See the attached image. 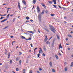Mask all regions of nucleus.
Returning a JSON list of instances; mask_svg holds the SVG:
<instances>
[{
  "label": "nucleus",
  "mask_w": 73,
  "mask_h": 73,
  "mask_svg": "<svg viewBox=\"0 0 73 73\" xmlns=\"http://www.w3.org/2000/svg\"><path fill=\"white\" fill-rule=\"evenodd\" d=\"M47 40H48V38H45L44 41V42H46Z\"/></svg>",
  "instance_id": "11"
},
{
  "label": "nucleus",
  "mask_w": 73,
  "mask_h": 73,
  "mask_svg": "<svg viewBox=\"0 0 73 73\" xmlns=\"http://www.w3.org/2000/svg\"><path fill=\"white\" fill-rule=\"evenodd\" d=\"M64 70H65V71H66L67 70V68H66V67L65 68H64Z\"/></svg>",
  "instance_id": "29"
},
{
  "label": "nucleus",
  "mask_w": 73,
  "mask_h": 73,
  "mask_svg": "<svg viewBox=\"0 0 73 73\" xmlns=\"http://www.w3.org/2000/svg\"><path fill=\"white\" fill-rule=\"evenodd\" d=\"M28 60H27L26 61V63H28Z\"/></svg>",
  "instance_id": "59"
},
{
  "label": "nucleus",
  "mask_w": 73,
  "mask_h": 73,
  "mask_svg": "<svg viewBox=\"0 0 73 73\" xmlns=\"http://www.w3.org/2000/svg\"><path fill=\"white\" fill-rule=\"evenodd\" d=\"M21 37L22 39H26V38H25V37L24 36H21Z\"/></svg>",
  "instance_id": "12"
},
{
  "label": "nucleus",
  "mask_w": 73,
  "mask_h": 73,
  "mask_svg": "<svg viewBox=\"0 0 73 73\" xmlns=\"http://www.w3.org/2000/svg\"><path fill=\"white\" fill-rule=\"evenodd\" d=\"M73 66V63L72 62L71 64V65L70 66Z\"/></svg>",
  "instance_id": "20"
},
{
  "label": "nucleus",
  "mask_w": 73,
  "mask_h": 73,
  "mask_svg": "<svg viewBox=\"0 0 73 73\" xmlns=\"http://www.w3.org/2000/svg\"><path fill=\"white\" fill-rule=\"evenodd\" d=\"M43 49L44 51H45L46 50V47L45 46H44L43 47Z\"/></svg>",
  "instance_id": "14"
},
{
  "label": "nucleus",
  "mask_w": 73,
  "mask_h": 73,
  "mask_svg": "<svg viewBox=\"0 0 73 73\" xmlns=\"http://www.w3.org/2000/svg\"><path fill=\"white\" fill-rule=\"evenodd\" d=\"M33 3L35 4L36 3V0H33Z\"/></svg>",
  "instance_id": "17"
},
{
  "label": "nucleus",
  "mask_w": 73,
  "mask_h": 73,
  "mask_svg": "<svg viewBox=\"0 0 73 73\" xmlns=\"http://www.w3.org/2000/svg\"><path fill=\"white\" fill-rule=\"evenodd\" d=\"M45 38H47V36H45Z\"/></svg>",
  "instance_id": "64"
},
{
  "label": "nucleus",
  "mask_w": 73,
  "mask_h": 73,
  "mask_svg": "<svg viewBox=\"0 0 73 73\" xmlns=\"http://www.w3.org/2000/svg\"><path fill=\"white\" fill-rule=\"evenodd\" d=\"M48 2L50 3V4H52V2L51 1H48Z\"/></svg>",
  "instance_id": "24"
},
{
  "label": "nucleus",
  "mask_w": 73,
  "mask_h": 73,
  "mask_svg": "<svg viewBox=\"0 0 73 73\" xmlns=\"http://www.w3.org/2000/svg\"><path fill=\"white\" fill-rule=\"evenodd\" d=\"M58 7H59V8H60L61 9H62V8L61 7V6H60V5H58Z\"/></svg>",
  "instance_id": "43"
},
{
  "label": "nucleus",
  "mask_w": 73,
  "mask_h": 73,
  "mask_svg": "<svg viewBox=\"0 0 73 73\" xmlns=\"http://www.w3.org/2000/svg\"><path fill=\"white\" fill-rule=\"evenodd\" d=\"M66 41H68V38H66Z\"/></svg>",
  "instance_id": "63"
},
{
  "label": "nucleus",
  "mask_w": 73,
  "mask_h": 73,
  "mask_svg": "<svg viewBox=\"0 0 73 73\" xmlns=\"http://www.w3.org/2000/svg\"><path fill=\"white\" fill-rule=\"evenodd\" d=\"M45 30L47 32H49V30L47 29H45Z\"/></svg>",
  "instance_id": "26"
},
{
  "label": "nucleus",
  "mask_w": 73,
  "mask_h": 73,
  "mask_svg": "<svg viewBox=\"0 0 73 73\" xmlns=\"http://www.w3.org/2000/svg\"><path fill=\"white\" fill-rule=\"evenodd\" d=\"M51 16H54V14H51L50 15Z\"/></svg>",
  "instance_id": "38"
},
{
  "label": "nucleus",
  "mask_w": 73,
  "mask_h": 73,
  "mask_svg": "<svg viewBox=\"0 0 73 73\" xmlns=\"http://www.w3.org/2000/svg\"><path fill=\"white\" fill-rule=\"evenodd\" d=\"M22 3H23V4L24 5L26 4V2L24 0L22 1Z\"/></svg>",
  "instance_id": "8"
},
{
  "label": "nucleus",
  "mask_w": 73,
  "mask_h": 73,
  "mask_svg": "<svg viewBox=\"0 0 73 73\" xmlns=\"http://www.w3.org/2000/svg\"><path fill=\"white\" fill-rule=\"evenodd\" d=\"M14 42H15V41H13L12 42V45H13V43H14Z\"/></svg>",
  "instance_id": "47"
},
{
  "label": "nucleus",
  "mask_w": 73,
  "mask_h": 73,
  "mask_svg": "<svg viewBox=\"0 0 73 73\" xmlns=\"http://www.w3.org/2000/svg\"><path fill=\"white\" fill-rule=\"evenodd\" d=\"M55 56L57 59H57H58V56H57V55L56 54L55 55Z\"/></svg>",
  "instance_id": "13"
},
{
  "label": "nucleus",
  "mask_w": 73,
  "mask_h": 73,
  "mask_svg": "<svg viewBox=\"0 0 73 73\" xmlns=\"http://www.w3.org/2000/svg\"><path fill=\"white\" fill-rule=\"evenodd\" d=\"M3 17H1V18H0V20H2V19H3Z\"/></svg>",
  "instance_id": "46"
},
{
  "label": "nucleus",
  "mask_w": 73,
  "mask_h": 73,
  "mask_svg": "<svg viewBox=\"0 0 73 73\" xmlns=\"http://www.w3.org/2000/svg\"><path fill=\"white\" fill-rule=\"evenodd\" d=\"M7 16V14H5L3 15V16Z\"/></svg>",
  "instance_id": "58"
},
{
  "label": "nucleus",
  "mask_w": 73,
  "mask_h": 73,
  "mask_svg": "<svg viewBox=\"0 0 73 73\" xmlns=\"http://www.w3.org/2000/svg\"><path fill=\"white\" fill-rule=\"evenodd\" d=\"M29 21H26V22H25V23H28V22H29Z\"/></svg>",
  "instance_id": "49"
},
{
  "label": "nucleus",
  "mask_w": 73,
  "mask_h": 73,
  "mask_svg": "<svg viewBox=\"0 0 73 73\" xmlns=\"http://www.w3.org/2000/svg\"><path fill=\"white\" fill-rule=\"evenodd\" d=\"M39 49H40V50H39V54H40V53H41V52H42V50L41 49V48H39Z\"/></svg>",
  "instance_id": "5"
},
{
  "label": "nucleus",
  "mask_w": 73,
  "mask_h": 73,
  "mask_svg": "<svg viewBox=\"0 0 73 73\" xmlns=\"http://www.w3.org/2000/svg\"><path fill=\"white\" fill-rule=\"evenodd\" d=\"M56 36L57 37V38L58 39V40H59L60 38L59 37V36L57 35H56Z\"/></svg>",
  "instance_id": "19"
},
{
  "label": "nucleus",
  "mask_w": 73,
  "mask_h": 73,
  "mask_svg": "<svg viewBox=\"0 0 73 73\" xmlns=\"http://www.w3.org/2000/svg\"><path fill=\"white\" fill-rule=\"evenodd\" d=\"M18 8L19 9H21V8H20V5L18 6Z\"/></svg>",
  "instance_id": "33"
},
{
  "label": "nucleus",
  "mask_w": 73,
  "mask_h": 73,
  "mask_svg": "<svg viewBox=\"0 0 73 73\" xmlns=\"http://www.w3.org/2000/svg\"><path fill=\"white\" fill-rule=\"evenodd\" d=\"M19 54L20 55V54H21L22 53L21 52H19Z\"/></svg>",
  "instance_id": "53"
},
{
  "label": "nucleus",
  "mask_w": 73,
  "mask_h": 73,
  "mask_svg": "<svg viewBox=\"0 0 73 73\" xmlns=\"http://www.w3.org/2000/svg\"><path fill=\"white\" fill-rule=\"evenodd\" d=\"M52 45H54V41H53L52 42Z\"/></svg>",
  "instance_id": "50"
},
{
  "label": "nucleus",
  "mask_w": 73,
  "mask_h": 73,
  "mask_svg": "<svg viewBox=\"0 0 73 73\" xmlns=\"http://www.w3.org/2000/svg\"><path fill=\"white\" fill-rule=\"evenodd\" d=\"M64 19H66V17H64Z\"/></svg>",
  "instance_id": "61"
},
{
  "label": "nucleus",
  "mask_w": 73,
  "mask_h": 73,
  "mask_svg": "<svg viewBox=\"0 0 73 73\" xmlns=\"http://www.w3.org/2000/svg\"><path fill=\"white\" fill-rule=\"evenodd\" d=\"M32 38L31 37H29L28 39H26V41H28V40H31Z\"/></svg>",
  "instance_id": "6"
},
{
  "label": "nucleus",
  "mask_w": 73,
  "mask_h": 73,
  "mask_svg": "<svg viewBox=\"0 0 73 73\" xmlns=\"http://www.w3.org/2000/svg\"><path fill=\"white\" fill-rule=\"evenodd\" d=\"M42 5L44 8H46V6H45V5L44 4H41Z\"/></svg>",
  "instance_id": "4"
},
{
  "label": "nucleus",
  "mask_w": 73,
  "mask_h": 73,
  "mask_svg": "<svg viewBox=\"0 0 73 73\" xmlns=\"http://www.w3.org/2000/svg\"><path fill=\"white\" fill-rule=\"evenodd\" d=\"M68 35V37H72V36L71 35Z\"/></svg>",
  "instance_id": "28"
},
{
  "label": "nucleus",
  "mask_w": 73,
  "mask_h": 73,
  "mask_svg": "<svg viewBox=\"0 0 73 73\" xmlns=\"http://www.w3.org/2000/svg\"><path fill=\"white\" fill-rule=\"evenodd\" d=\"M9 15H10V14H9L7 15V18H8V17H9Z\"/></svg>",
  "instance_id": "25"
},
{
  "label": "nucleus",
  "mask_w": 73,
  "mask_h": 73,
  "mask_svg": "<svg viewBox=\"0 0 73 73\" xmlns=\"http://www.w3.org/2000/svg\"><path fill=\"white\" fill-rule=\"evenodd\" d=\"M19 65H21V60H20L19 61Z\"/></svg>",
  "instance_id": "16"
},
{
  "label": "nucleus",
  "mask_w": 73,
  "mask_h": 73,
  "mask_svg": "<svg viewBox=\"0 0 73 73\" xmlns=\"http://www.w3.org/2000/svg\"><path fill=\"white\" fill-rule=\"evenodd\" d=\"M37 56H38V58L39 57H40V54H37Z\"/></svg>",
  "instance_id": "31"
},
{
  "label": "nucleus",
  "mask_w": 73,
  "mask_h": 73,
  "mask_svg": "<svg viewBox=\"0 0 73 73\" xmlns=\"http://www.w3.org/2000/svg\"><path fill=\"white\" fill-rule=\"evenodd\" d=\"M9 9H10V8H7V13H8V12H9Z\"/></svg>",
  "instance_id": "22"
},
{
  "label": "nucleus",
  "mask_w": 73,
  "mask_h": 73,
  "mask_svg": "<svg viewBox=\"0 0 73 73\" xmlns=\"http://www.w3.org/2000/svg\"><path fill=\"white\" fill-rule=\"evenodd\" d=\"M30 21H31V22H33V20H30Z\"/></svg>",
  "instance_id": "55"
},
{
  "label": "nucleus",
  "mask_w": 73,
  "mask_h": 73,
  "mask_svg": "<svg viewBox=\"0 0 73 73\" xmlns=\"http://www.w3.org/2000/svg\"><path fill=\"white\" fill-rule=\"evenodd\" d=\"M60 48H61V49H62V46H59V49H60Z\"/></svg>",
  "instance_id": "18"
},
{
  "label": "nucleus",
  "mask_w": 73,
  "mask_h": 73,
  "mask_svg": "<svg viewBox=\"0 0 73 73\" xmlns=\"http://www.w3.org/2000/svg\"><path fill=\"white\" fill-rule=\"evenodd\" d=\"M36 72H37L38 73H40V72L38 71H37Z\"/></svg>",
  "instance_id": "51"
},
{
  "label": "nucleus",
  "mask_w": 73,
  "mask_h": 73,
  "mask_svg": "<svg viewBox=\"0 0 73 73\" xmlns=\"http://www.w3.org/2000/svg\"><path fill=\"white\" fill-rule=\"evenodd\" d=\"M54 4H56V1H55V2H54Z\"/></svg>",
  "instance_id": "44"
},
{
  "label": "nucleus",
  "mask_w": 73,
  "mask_h": 73,
  "mask_svg": "<svg viewBox=\"0 0 73 73\" xmlns=\"http://www.w3.org/2000/svg\"><path fill=\"white\" fill-rule=\"evenodd\" d=\"M38 19L39 20V21L40 22V21H41V14H40L38 15Z\"/></svg>",
  "instance_id": "2"
},
{
  "label": "nucleus",
  "mask_w": 73,
  "mask_h": 73,
  "mask_svg": "<svg viewBox=\"0 0 73 73\" xmlns=\"http://www.w3.org/2000/svg\"><path fill=\"white\" fill-rule=\"evenodd\" d=\"M19 59H20V58H19V57H18L16 58V61H18V60H19Z\"/></svg>",
  "instance_id": "15"
},
{
  "label": "nucleus",
  "mask_w": 73,
  "mask_h": 73,
  "mask_svg": "<svg viewBox=\"0 0 73 73\" xmlns=\"http://www.w3.org/2000/svg\"><path fill=\"white\" fill-rule=\"evenodd\" d=\"M45 12L46 13H48V10L46 11Z\"/></svg>",
  "instance_id": "48"
},
{
  "label": "nucleus",
  "mask_w": 73,
  "mask_h": 73,
  "mask_svg": "<svg viewBox=\"0 0 73 73\" xmlns=\"http://www.w3.org/2000/svg\"><path fill=\"white\" fill-rule=\"evenodd\" d=\"M7 28H8V27H5L3 29H7Z\"/></svg>",
  "instance_id": "32"
},
{
  "label": "nucleus",
  "mask_w": 73,
  "mask_h": 73,
  "mask_svg": "<svg viewBox=\"0 0 73 73\" xmlns=\"http://www.w3.org/2000/svg\"><path fill=\"white\" fill-rule=\"evenodd\" d=\"M37 49V48H35V49H34L35 50H36Z\"/></svg>",
  "instance_id": "56"
},
{
  "label": "nucleus",
  "mask_w": 73,
  "mask_h": 73,
  "mask_svg": "<svg viewBox=\"0 0 73 73\" xmlns=\"http://www.w3.org/2000/svg\"><path fill=\"white\" fill-rule=\"evenodd\" d=\"M52 6H53L54 8H56V5H52Z\"/></svg>",
  "instance_id": "27"
},
{
  "label": "nucleus",
  "mask_w": 73,
  "mask_h": 73,
  "mask_svg": "<svg viewBox=\"0 0 73 73\" xmlns=\"http://www.w3.org/2000/svg\"><path fill=\"white\" fill-rule=\"evenodd\" d=\"M68 50H70V48H68Z\"/></svg>",
  "instance_id": "60"
},
{
  "label": "nucleus",
  "mask_w": 73,
  "mask_h": 73,
  "mask_svg": "<svg viewBox=\"0 0 73 73\" xmlns=\"http://www.w3.org/2000/svg\"><path fill=\"white\" fill-rule=\"evenodd\" d=\"M10 37H11V38H13V36H10Z\"/></svg>",
  "instance_id": "52"
},
{
  "label": "nucleus",
  "mask_w": 73,
  "mask_h": 73,
  "mask_svg": "<svg viewBox=\"0 0 73 73\" xmlns=\"http://www.w3.org/2000/svg\"><path fill=\"white\" fill-rule=\"evenodd\" d=\"M52 71L53 72H55V70L53 69H52Z\"/></svg>",
  "instance_id": "21"
},
{
  "label": "nucleus",
  "mask_w": 73,
  "mask_h": 73,
  "mask_svg": "<svg viewBox=\"0 0 73 73\" xmlns=\"http://www.w3.org/2000/svg\"><path fill=\"white\" fill-rule=\"evenodd\" d=\"M10 53H9V54H8V57H10Z\"/></svg>",
  "instance_id": "36"
},
{
  "label": "nucleus",
  "mask_w": 73,
  "mask_h": 73,
  "mask_svg": "<svg viewBox=\"0 0 73 73\" xmlns=\"http://www.w3.org/2000/svg\"><path fill=\"white\" fill-rule=\"evenodd\" d=\"M18 6L20 5V3L19 2H18Z\"/></svg>",
  "instance_id": "54"
},
{
  "label": "nucleus",
  "mask_w": 73,
  "mask_h": 73,
  "mask_svg": "<svg viewBox=\"0 0 73 73\" xmlns=\"http://www.w3.org/2000/svg\"><path fill=\"white\" fill-rule=\"evenodd\" d=\"M42 56H45V54L43 53L42 54Z\"/></svg>",
  "instance_id": "45"
},
{
  "label": "nucleus",
  "mask_w": 73,
  "mask_h": 73,
  "mask_svg": "<svg viewBox=\"0 0 73 73\" xmlns=\"http://www.w3.org/2000/svg\"><path fill=\"white\" fill-rule=\"evenodd\" d=\"M30 33H32V34H33V32L32 31H30Z\"/></svg>",
  "instance_id": "34"
},
{
  "label": "nucleus",
  "mask_w": 73,
  "mask_h": 73,
  "mask_svg": "<svg viewBox=\"0 0 73 73\" xmlns=\"http://www.w3.org/2000/svg\"><path fill=\"white\" fill-rule=\"evenodd\" d=\"M50 66V67H52V62H50L49 63Z\"/></svg>",
  "instance_id": "7"
},
{
  "label": "nucleus",
  "mask_w": 73,
  "mask_h": 73,
  "mask_svg": "<svg viewBox=\"0 0 73 73\" xmlns=\"http://www.w3.org/2000/svg\"><path fill=\"white\" fill-rule=\"evenodd\" d=\"M16 71H19V69H18V68H16Z\"/></svg>",
  "instance_id": "37"
},
{
  "label": "nucleus",
  "mask_w": 73,
  "mask_h": 73,
  "mask_svg": "<svg viewBox=\"0 0 73 73\" xmlns=\"http://www.w3.org/2000/svg\"><path fill=\"white\" fill-rule=\"evenodd\" d=\"M51 28L50 29V30L51 31H52L53 32H54V33H55V32L54 31H56V30L54 29V27L50 25L49 26Z\"/></svg>",
  "instance_id": "1"
},
{
  "label": "nucleus",
  "mask_w": 73,
  "mask_h": 73,
  "mask_svg": "<svg viewBox=\"0 0 73 73\" xmlns=\"http://www.w3.org/2000/svg\"><path fill=\"white\" fill-rule=\"evenodd\" d=\"M6 20H7V19H5L3 20H2V21H1V23H3V22H4V21H6Z\"/></svg>",
  "instance_id": "10"
},
{
  "label": "nucleus",
  "mask_w": 73,
  "mask_h": 73,
  "mask_svg": "<svg viewBox=\"0 0 73 73\" xmlns=\"http://www.w3.org/2000/svg\"><path fill=\"white\" fill-rule=\"evenodd\" d=\"M36 9L37 10L38 13H39V12H40V9L39 8V7L38 6L37 7Z\"/></svg>",
  "instance_id": "3"
},
{
  "label": "nucleus",
  "mask_w": 73,
  "mask_h": 73,
  "mask_svg": "<svg viewBox=\"0 0 73 73\" xmlns=\"http://www.w3.org/2000/svg\"><path fill=\"white\" fill-rule=\"evenodd\" d=\"M46 44H49V41H47L46 42Z\"/></svg>",
  "instance_id": "40"
},
{
  "label": "nucleus",
  "mask_w": 73,
  "mask_h": 73,
  "mask_svg": "<svg viewBox=\"0 0 73 73\" xmlns=\"http://www.w3.org/2000/svg\"><path fill=\"white\" fill-rule=\"evenodd\" d=\"M45 12V10H43L42 12V13H41V14L42 15H43V14H44V12Z\"/></svg>",
  "instance_id": "9"
},
{
  "label": "nucleus",
  "mask_w": 73,
  "mask_h": 73,
  "mask_svg": "<svg viewBox=\"0 0 73 73\" xmlns=\"http://www.w3.org/2000/svg\"><path fill=\"white\" fill-rule=\"evenodd\" d=\"M73 33V31H71L70 32V33Z\"/></svg>",
  "instance_id": "62"
},
{
  "label": "nucleus",
  "mask_w": 73,
  "mask_h": 73,
  "mask_svg": "<svg viewBox=\"0 0 73 73\" xmlns=\"http://www.w3.org/2000/svg\"><path fill=\"white\" fill-rule=\"evenodd\" d=\"M39 70L41 71L42 70V69H41L40 68H39Z\"/></svg>",
  "instance_id": "39"
},
{
  "label": "nucleus",
  "mask_w": 73,
  "mask_h": 73,
  "mask_svg": "<svg viewBox=\"0 0 73 73\" xmlns=\"http://www.w3.org/2000/svg\"><path fill=\"white\" fill-rule=\"evenodd\" d=\"M32 70H31L30 71V72H29V73H32Z\"/></svg>",
  "instance_id": "41"
},
{
  "label": "nucleus",
  "mask_w": 73,
  "mask_h": 73,
  "mask_svg": "<svg viewBox=\"0 0 73 73\" xmlns=\"http://www.w3.org/2000/svg\"><path fill=\"white\" fill-rule=\"evenodd\" d=\"M26 19L27 20H29V19L28 17H26Z\"/></svg>",
  "instance_id": "23"
},
{
  "label": "nucleus",
  "mask_w": 73,
  "mask_h": 73,
  "mask_svg": "<svg viewBox=\"0 0 73 73\" xmlns=\"http://www.w3.org/2000/svg\"><path fill=\"white\" fill-rule=\"evenodd\" d=\"M15 20H16V19L15 18L14 19L13 21V22H14V21H15Z\"/></svg>",
  "instance_id": "30"
},
{
  "label": "nucleus",
  "mask_w": 73,
  "mask_h": 73,
  "mask_svg": "<svg viewBox=\"0 0 73 73\" xmlns=\"http://www.w3.org/2000/svg\"><path fill=\"white\" fill-rule=\"evenodd\" d=\"M56 1V0H52V2H54Z\"/></svg>",
  "instance_id": "42"
},
{
  "label": "nucleus",
  "mask_w": 73,
  "mask_h": 73,
  "mask_svg": "<svg viewBox=\"0 0 73 73\" xmlns=\"http://www.w3.org/2000/svg\"><path fill=\"white\" fill-rule=\"evenodd\" d=\"M12 60H10V63H12Z\"/></svg>",
  "instance_id": "35"
},
{
  "label": "nucleus",
  "mask_w": 73,
  "mask_h": 73,
  "mask_svg": "<svg viewBox=\"0 0 73 73\" xmlns=\"http://www.w3.org/2000/svg\"><path fill=\"white\" fill-rule=\"evenodd\" d=\"M13 16V14H12V15H10V16H11V17H12Z\"/></svg>",
  "instance_id": "57"
}]
</instances>
